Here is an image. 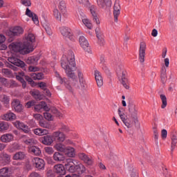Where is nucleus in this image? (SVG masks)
Returning a JSON list of instances; mask_svg holds the SVG:
<instances>
[{"label":"nucleus","mask_w":177,"mask_h":177,"mask_svg":"<svg viewBox=\"0 0 177 177\" xmlns=\"http://www.w3.org/2000/svg\"><path fill=\"white\" fill-rule=\"evenodd\" d=\"M61 66L66 74L68 78L73 82V86L78 84V77L75 74L77 71V64H75V55L74 52L68 51L65 55H63L61 59Z\"/></svg>","instance_id":"f257e3e1"},{"label":"nucleus","mask_w":177,"mask_h":177,"mask_svg":"<svg viewBox=\"0 0 177 177\" xmlns=\"http://www.w3.org/2000/svg\"><path fill=\"white\" fill-rule=\"evenodd\" d=\"M8 48L12 52H19L21 55H28V53H31L34 50L32 45L19 42L11 43Z\"/></svg>","instance_id":"f03ea898"},{"label":"nucleus","mask_w":177,"mask_h":177,"mask_svg":"<svg viewBox=\"0 0 177 177\" xmlns=\"http://www.w3.org/2000/svg\"><path fill=\"white\" fill-rule=\"evenodd\" d=\"M129 111L131 118L134 120L135 124H138V127H140V124H139V120H138V107H136V105L133 102L129 104Z\"/></svg>","instance_id":"7ed1b4c3"},{"label":"nucleus","mask_w":177,"mask_h":177,"mask_svg":"<svg viewBox=\"0 0 177 177\" xmlns=\"http://www.w3.org/2000/svg\"><path fill=\"white\" fill-rule=\"evenodd\" d=\"M55 77L57 78V81L59 84L62 85H64L66 89H68L70 92H73V87H71V85H70V82L66 77H62L59 72H55Z\"/></svg>","instance_id":"20e7f679"},{"label":"nucleus","mask_w":177,"mask_h":177,"mask_svg":"<svg viewBox=\"0 0 177 177\" xmlns=\"http://www.w3.org/2000/svg\"><path fill=\"white\" fill-rule=\"evenodd\" d=\"M79 42L80 46L87 53H92V50H91V46H89V43L85 37L80 36L79 38Z\"/></svg>","instance_id":"39448f33"},{"label":"nucleus","mask_w":177,"mask_h":177,"mask_svg":"<svg viewBox=\"0 0 177 177\" xmlns=\"http://www.w3.org/2000/svg\"><path fill=\"white\" fill-rule=\"evenodd\" d=\"M146 49H147L146 42L141 41L140 43V48H139V60L140 63H145V57H146Z\"/></svg>","instance_id":"423d86ee"},{"label":"nucleus","mask_w":177,"mask_h":177,"mask_svg":"<svg viewBox=\"0 0 177 177\" xmlns=\"http://www.w3.org/2000/svg\"><path fill=\"white\" fill-rule=\"evenodd\" d=\"M121 14V5L120 1L116 0L113 6V17L115 23L118 22V16Z\"/></svg>","instance_id":"0eeeda50"},{"label":"nucleus","mask_w":177,"mask_h":177,"mask_svg":"<svg viewBox=\"0 0 177 177\" xmlns=\"http://www.w3.org/2000/svg\"><path fill=\"white\" fill-rule=\"evenodd\" d=\"M32 162L33 167H35L39 170L45 169V160L42 158H34L32 159Z\"/></svg>","instance_id":"6e6552de"},{"label":"nucleus","mask_w":177,"mask_h":177,"mask_svg":"<svg viewBox=\"0 0 177 177\" xmlns=\"http://www.w3.org/2000/svg\"><path fill=\"white\" fill-rule=\"evenodd\" d=\"M118 114L120 115V120H122V122L124 124L127 128H132V122H131V120L128 118V117L125 115V113L121 112L120 109H118Z\"/></svg>","instance_id":"1a4fd4ad"},{"label":"nucleus","mask_w":177,"mask_h":177,"mask_svg":"<svg viewBox=\"0 0 177 177\" xmlns=\"http://www.w3.org/2000/svg\"><path fill=\"white\" fill-rule=\"evenodd\" d=\"M53 138L56 142L63 143L66 140V134L60 131H57L53 133Z\"/></svg>","instance_id":"9d476101"},{"label":"nucleus","mask_w":177,"mask_h":177,"mask_svg":"<svg viewBox=\"0 0 177 177\" xmlns=\"http://www.w3.org/2000/svg\"><path fill=\"white\" fill-rule=\"evenodd\" d=\"M8 62L9 63H11V64H14V66L21 67V68L26 67V63L16 57H8Z\"/></svg>","instance_id":"9b49d317"},{"label":"nucleus","mask_w":177,"mask_h":177,"mask_svg":"<svg viewBox=\"0 0 177 177\" xmlns=\"http://www.w3.org/2000/svg\"><path fill=\"white\" fill-rule=\"evenodd\" d=\"M23 32H24L23 28L16 26L12 30H9L7 34L10 37V38H12L13 37H17L18 35L23 34Z\"/></svg>","instance_id":"f8f14e48"},{"label":"nucleus","mask_w":177,"mask_h":177,"mask_svg":"<svg viewBox=\"0 0 177 177\" xmlns=\"http://www.w3.org/2000/svg\"><path fill=\"white\" fill-rule=\"evenodd\" d=\"M59 30L63 37L70 39L71 41H74V36L71 35V30L64 26L61 27Z\"/></svg>","instance_id":"ddd939ff"},{"label":"nucleus","mask_w":177,"mask_h":177,"mask_svg":"<svg viewBox=\"0 0 177 177\" xmlns=\"http://www.w3.org/2000/svg\"><path fill=\"white\" fill-rule=\"evenodd\" d=\"M64 167L66 169H68V172L71 174H74V168L75 165H74V159L73 158H68L64 162Z\"/></svg>","instance_id":"4468645a"},{"label":"nucleus","mask_w":177,"mask_h":177,"mask_svg":"<svg viewBox=\"0 0 177 177\" xmlns=\"http://www.w3.org/2000/svg\"><path fill=\"white\" fill-rule=\"evenodd\" d=\"M78 157L80 160L84 161V162H85V164L87 165H92L93 164V160L92 159V157H89L84 153H79Z\"/></svg>","instance_id":"2eb2a0df"},{"label":"nucleus","mask_w":177,"mask_h":177,"mask_svg":"<svg viewBox=\"0 0 177 177\" xmlns=\"http://www.w3.org/2000/svg\"><path fill=\"white\" fill-rule=\"evenodd\" d=\"M94 75L97 86L98 88H102L103 85V77L102 76V73L99 71L95 70L94 71Z\"/></svg>","instance_id":"dca6fc26"},{"label":"nucleus","mask_w":177,"mask_h":177,"mask_svg":"<svg viewBox=\"0 0 177 177\" xmlns=\"http://www.w3.org/2000/svg\"><path fill=\"white\" fill-rule=\"evenodd\" d=\"M14 140H15V136H13V134L10 133L3 134L0 137V140L3 143H10V142H13Z\"/></svg>","instance_id":"f3484780"},{"label":"nucleus","mask_w":177,"mask_h":177,"mask_svg":"<svg viewBox=\"0 0 177 177\" xmlns=\"http://www.w3.org/2000/svg\"><path fill=\"white\" fill-rule=\"evenodd\" d=\"M99 8L102 9H107L111 7V0H96Z\"/></svg>","instance_id":"a211bd4d"},{"label":"nucleus","mask_w":177,"mask_h":177,"mask_svg":"<svg viewBox=\"0 0 177 177\" xmlns=\"http://www.w3.org/2000/svg\"><path fill=\"white\" fill-rule=\"evenodd\" d=\"M86 172V167L82 163L75 165L73 174L76 173L78 175H82V174H85Z\"/></svg>","instance_id":"6ab92c4d"},{"label":"nucleus","mask_w":177,"mask_h":177,"mask_svg":"<svg viewBox=\"0 0 177 177\" xmlns=\"http://www.w3.org/2000/svg\"><path fill=\"white\" fill-rule=\"evenodd\" d=\"M16 114L10 111L1 115V119H3L4 121H13L16 120Z\"/></svg>","instance_id":"aec40b11"},{"label":"nucleus","mask_w":177,"mask_h":177,"mask_svg":"<svg viewBox=\"0 0 177 177\" xmlns=\"http://www.w3.org/2000/svg\"><path fill=\"white\" fill-rule=\"evenodd\" d=\"M12 106L17 113L23 112V105L21 104L20 100H14L12 102Z\"/></svg>","instance_id":"412c9836"},{"label":"nucleus","mask_w":177,"mask_h":177,"mask_svg":"<svg viewBox=\"0 0 177 177\" xmlns=\"http://www.w3.org/2000/svg\"><path fill=\"white\" fill-rule=\"evenodd\" d=\"M97 8L95 6H91L90 7V12L92 15L93 20L99 26L100 24V21L99 20V18L97 17V14H96Z\"/></svg>","instance_id":"4be33fe9"},{"label":"nucleus","mask_w":177,"mask_h":177,"mask_svg":"<svg viewBox=\"0 0 177 177\" xmlns=\"http://www.w3.org/2000/svg\"><path fill=\"white\" fill-rule=\"evenodd\" d=\"M54 172L59 174V175H66V169L62 164L55 165L54 166Z\"/></svg>","instance_id":"5701e85b"},{"label":"nucleus","mask_w":177,"mask_h":177,"mask_svg":"<svg viewBox=\"0 0 177 177\" xmlns=\"http://www.w3.org/2000/svg\"><path fill=\"white\" fill-rule=\"evenodd\" d=\"M41 143L46 146H50L53 143V138L49 135L44 136L41 138Z\"/></svg>","instance_id":"b1692460"},{"label":"nucleus","mask_w":177,"mask_h":177,"mask_svg":"<svg viewBox=\"0 0 177 177\" xmlns=\"http://www.w3.org/2000/svg\"><path fill=\"white\" fill-rule=\"evenodd\" d=\"M26 158V153L23 151H18L12 156L14 161H23Z\"/></svg>","instance_id":"393cba45"},{"label":"nucleus","mask_w":177,"mask_h":177,"mask_svg":"<svg viewBox=\"0 0 177 177\" xmlns=\"http://www.w3.org/2000/svg\"><path fill=\"white\" fill-rule=\"evenodd\" d=\"M53 158L54 161H56V162H62V161H64V160H66L64 155L63 153H60V152H55Z\"/></svg>","instance_id":"a878e982"},{"label":"nucleus","mask_w":177,"mask_h":177,"mask_svg":"<svg viewBox=\"0 0 177 177\" xmlns=\"http://www.w3.org/2000/svg\"><path fill=\"white\" fill-rule=\"evenodd\" d=\"M26 41L24 42V44H26L27 45H31L32 48H34V46H32V44L35 42V35L32 33H29L28 36L26 37Z\"/></svg>","instance_id":"bb28decb"},{"label":"nucleus","mask_w":177,"mask_h":177,"mask_svg":"<svg viewBox=\"0 0 177 177\" xmlns=\"http://www.w3.org/2000/svg\"><path fill=\"white\" fill-rule=\"evenodd\" d=\"M33 132L35 135H37L38 136H44V135H48V133H49V131L48 129L41 128L35 129Z\"/></svg>","instance_id":"cd10ccee"},{"label":"nucleus","mask_w":177,"mask_h":177,"mask_svg":"<svg viewBox=\"0 0 177 177\" xmlns=\"http://www.w3.org/2000/svg\"><path fill=\"white\" fill-rule=\"evenodd\" d=\"M171 151L173 152L174 150H175L176 147V144H177V136L176 134L172 133L171 134Z\"/></svg>","instance_id":"c85d7f7f"},{"label":"nucleus","mask_w":177,"mask_h":177,"mask_svg":"<svg viewBox=\"0 0 177 177\" xmlns=\"http://www.w3.org/2000/svg\"><path fill=\"white\" fill-rule=\"evenodd\" d=\"M95 32H96V36L97 38L98 39V44L99 45H100V46H104V39H103V37H102V35H100V30L99 29V28H97L95 29Z\"/></svg>","instance_id":"c756f323"},{"label":"nucleus","mask_w":177,"mask_h":177,"mask_svg":"<svg viewBox=\"0 0 177 177\" xmlns=\"http://www.w3.org/2000/svg\"><path fill=\"white\" fill-rule=\"evenodd\" d=\"M64 154L68 157H75V149L71 147H66Z\"/></svg>","instance_id":"7c9ffc66"},{"label":"nucleus","mask_w":177,"mask_h":177,"mask_svg":"<svg viewBox=\"0 0 177 177\" xmlns=\"http://www.w3.org/2000/svg\"><path fill=\"white\" fill-rule=\"evenodd\" d=\"M122 84L125 89H129V84L128 83V78L125 76V73L122 71Z\"/></svg>","instance_id":"2f4dec72"},{"label":"nucleus","mask_w":177,"mask_h":177,"mask_svg":"<svg viewBox=\"0 0 177 177\" xmlns=\"http://www.w3.org/2000/svg\"><path fill=\"white\" fill-rule=\"evenodd\" d=\"M0 102H1L6 107H8L10 102V98L6 95H0Z\"/></svg>","instance_id":"473e14b6"},{"label":"nucleus","mask_w":177,"mask_h":177,"mask_svg":"<svg viewBox=\"0 0 177 177\" xmlns=\"http://www.w3.org/2000/svg\"><path fill=\"white\" fill-rule=\"evenodd\" d=\"M66 148H67V147H66L64 145H63V144H62V143H57V144L54 146V149H55V150H57V151L58 153H59V152H60V153H65Z\"/></svg>","instance_id":"72a5a7b5"},{"label":"nucleus","mask_w":177,"mask_h":177,"mask_svg":"<svg viewBox=\"0 0 177 177\" xmlns=\"http://www.w3.org/2000/svg\"><path fill=\"white\" fill-rule=\"evenodd\" d=\"M6 41V37L3 35H0V50H6L8 46L3 44V42Z\"/></svg>","instance_id":"f704fd0d"},{"label":"nucleus","mask_w":177,"mask_h":177,"mask_svg":"<svg viewBox=\"0 0 177 177\" xmlns=\"http://www.w3.org/2000/svg\"><path fill=\"white\" fill-rule=\"evenodd\" d=\"M29 151L35 156H41V149L39 147L32 146L29 148Z\"/></svg>","instance_id":"c9c22d12"},{"label":"nucleus","mask_w":177,"mask_h":177,"mask_svg":"<svg viewBox=\"0 0 177 177\" xmlns=\"http://www.w3.org/2000/svg\"><path fill=\"white\" fill-rule=\"evenodd\" d=\"M0 177H10V173H9V168L3 167L0 169Z\"/></svg>","instance_id":"e433bc0d"},{"label":"nucleus","mask_w":177,"mask_h":177,"mask_svg":"<svg viewBox=\"0 0 177 177\" xmlns=\"http://www.w3.org/2000/svg\"><path fill=\"white\" fill-rule=\"evenodd\" d=\"M1 158L2 159L3 161H4L5 164H10V158H11L10 155L5 152H3L1 154Z\"/></svg>","instance_id":"4c0bfd02"},{"label":"nucleus","mask_w":177,"mask_h":177,"mask_svg":"<svg viewBox=\"0 0 177 177\" xmlns=\"http://www.w3.org/2000/svg\"><path fill=\"white\" fill-rule=\"evenodd\" d=\"M30 77L32 78V80H44V73H30Z\"/></svg>","instance_id":"58836bf2"},{"label":"nucleus","mask_w":177,"mask_h":177,"mask_svg":"<svg viewBox=\"0 0 177 177\" xmlns=\"http://www.w3.org/2000/svg\"><path fill=\"white\" fill-rule=\"evenodd\" d=\"M39 124L41 128H45L46 129H50L52 128L50 123L45 120H39Z\"/></svg>","instance_id":"ea45409f"},{"label":"nucleus","mask_w":177,"mask_h":177,"mask_svg":"<svg viewBox=\"0 0 177 177\" xmlns=\"http://www.w3.org/2000/svg\"><path fill=\"white\" fill-rule=\"evenodd\" d=\"M38 57H28L26 59L27 64H37L38 63Z\"/></svg>","instance_id":"a19ab883"},{"label":"nucleus","mask_w":177,"mask_h":177,"mask_svg":"<svg viewBox=\"0 0 177 177\" xmlns=\"http://www.w3.org/2000/svg\"><path fill=\"white\" fill-rule=\"evenodd\" d=\"M9 123L6 122H0V132H5V131H8L9 129Z\"/></svg>","instance_id":"79ce46f5"},{"label":"nucleus","mask_w":177,"mask_h":177,"mask_svg":"<svg viewBox=\"0 0 177 177\" xmlns=\"http://www.w3.org/2000/svg\"><path fill=\"white\" fill-rule=\"evenodd\" d=\"M59 131L61 132H65L67 133L68 132H70V127L67 124H64V123H59Z\"/></svg>","instance_id":"37998d69"},{"label":"nucleus","mask_w":177,"mask_h":177,"mask_svg":"<svg viewBox=\"0 0 177 177\" xmlns=\"http://www.w3.org/2000/svg\"><path fill=\"white\" fill-rule=\"evenodd\" d=\"M160 78L162 84H165L167 82V69H162L160 73Z\"/></svg>","instance_id":"c03bdc74"},{"label":"nucleus","mask_w":177,"mask_h":177,"mask_svg":"<svg viewBox=\"0 0 177 177\" xmlns=\"http://www.w3.org/2000/svg\"><path fill=\"white\" fill-rule=\"evenodd\" d=\"M82 23L88 28V30H92V28H93V25H92L91 21L87 18L83 19Z\"/></svg>","instance_id":"a18cd8bd"},{"label":"nucleus","mask_w":177,"mask_h":177,"mask_svg":"<svg viewBox=\"0 0 177 177\" xmlns=\"http://www.w3.org/2000/svg\"><path fill=\"white\" fill-rule=\"evenodd\" d=\"M53 16L57 21H62V14L59 12V10L55 9L53 10Z\"/></svg>","instance_id":"49530a36"},{"label":"nucleus","mask_w":177,"mask_h":177,"mask_svg":"<svg viewBox=\"0 0 177 177\" xmlns=\"http://www.w3.org/2000/svg\"><path fill=\"white\" fill-rule=\"evenodd\" d=\"M25 145H28V146H32L33 145H37V141L34 138H28L24 140Z\"/></svg>","instance_id":"de8ad7c7"},{"label":"nucleus","mask_w":177,"mask_h":177,"mask_svg":"<svg viewBox=\"0 0 177 177\" xmlns=\"http://www.w3.org/2000/svg\"><path fill=\"white\" fill-rule=\"evenodd\" d=\"M160 99L162 100V105H161V108L162 109H165L167 107V97L165 96V95L164 94H161L160 95Z\"/></svg>","instance_id":"09e8293b"},{"label":"nucleus","mask_w":177,"mask_h":177,"mask_svg":"<svg viewBox=\"0 0 177 177\" xmlns=\"http://www.w3.org/2000/svg\"><path fill=\"white\" fill-rule=\"evenodd\" d=\"M42 26L44 30H46V32L48 34V35H52V29H50L49 25H48L46 23H43Z\"/></svg>","instance_id":"8fccbe9b"},{"label":"nucleus","mask_w":177,"mask_h":177,"mask_svg":"<svg viewBox=\"0 0 177 177\" xmlns=\"http://www.w3.org/2000/svg\"><path fill=\"white\" fill-rule=\"evenodd\" d=\"M129 172L131 177H139V173L133 167H131Z\"/></svg>","instance_id":"3c124183"},{"label":"nucleus","mask_w":177,"mask_h":177,"mask_svg":"<svg viewBox=\"0 0 177 177\" xmlns=\"http://www.w3.org/2000/svg\"><path fill=\"white\" fill-rule=\"evenodd\" d=\"M24 78L32 86H35V82L32 80V77H30L28 75H25Z\"/></svg>","instance_id":"603ef678"},{"label":"nucleus","mask_w":177,"mask_h":177,"mask_svg":"<svg viewBox=\"0 0 177 177\" xmlns=\"http://www.w3.org/2000/svg\"><path fill=\"white\" fill-rule=\"evenodd\" d=\"M32 96L36 99V100H41V94L39 93V91H34L32 93Z\"/></svg>","instance_id":"864d4df0"},{"label":"nucleus","mask_w":177,"mask_h":177,"mask_svg":"<svg viewBox=\"0 0 177 177\" xmlns=\"http://www.w3.org/2000/svg\"><path fill=\"white\" fill-rule=\"evenodd\" d=\"M58 8L61 12H66V2L63 1H60Z\"/></svg>","instance_id":"5fc2aeb1"},{"label":"nucleus","mask_w":177,"mask_h":177,"mask_svg":"<svg viewBox=\"0 0 177 177\" xmlns=\"http://www.w3.org/2000/svg\"><path fill=\"white\" fill-rule=\"evenodd\" d=\"M14 125L15 127H16V128H18V129H23L24 127L26 125L24 124V123L17 120L15 122H14Z\"/></svg>","instance_id":"6e6d98bb"},{"label":"nucleus","mask_w":177,"mask_h":177,"mask_svg":"<svg viewBox=\"0 0 177 177\" xmlns=\"http://www.w3.org/2000/svg\"><path fill=\"white\" fill-rule=\"evenodd\" d=\"M43 104H45V102L41 101V102H39V104L35 105V111H40V110H42Z\"/></svg>","instance_id":"4d7b16f0"},{"label":"nucleus","mask_w":177,"mask_h":177,"mask_svg":"<svg viewBox=\"0 0 177 177\" xmlns=\"http://www.w3.org/2000/svg\"><path fill=\"white\" fill-rule=\"evenodd\" d=\"M45 153H46L48 155H52L53 153H55V151L53 150V148L50 147H44Z\"/></svg>","instance_id":"13d9d810"},{"label":"nucleus","mask_w":177,"mask_h":177,"mask_svg":"<svg viewBox=\"0 0 177 177\" xmlns=\"http://www.w3.org/2000/svg\"><path fill=\"white\" fill-rule=\"evenodd\" d=\"M44 117L48 121H52V120H53V117L52 116V114H50L48 112L44 113Z\"/></svg>","instance_id":"bf43d9fd"},{"label":"nucleus","mask_w":177,"mask_h":177,"mask_svg":"<svg viewBox=\"0 0 177 177\" xmlns=\"http://www.w3.org/2000/svg\"><path fill=\"white\" fill-rule=\"evenodd\" d=\"M35 15V13L32 12V10H30V8H26V15L28 16V17L32 18V16H34Z\"/></svg>","instance_id":"052dcab7"},{"label":"nucleus","mask_w":177,"mask_h":177,"mask_svg":"<svg viewBox=\"0 0 177 177\" xmlns=\"http://www.w3.org/2000/svg\"><path fill=\"white\" fill-rule=\"evenodd\" d=\"M21 3L24 6H31V0H21Z\"/></svg>","instance_id":"680f3d73"},{"label":"nucleus","mask_w":177,"mask_h":177,"mask_svg":"<svg viewBox=\"0 0 177 177\" xmlns=\"http://www.w3.org/2000/svg\"><path fill=\"white\" fill-rule=\"evenodd\" d=\"M1 72L4 75H12V71L8 68H3Z\"/></svg>","instance_id":"e2e57ef3"},{"label":"nucleus","mask_w":177,"mask_h":177,"mask_svg":"<svg viewBox=\"0 0 177 177\" xmlns=\"http://www.w3.org/2000/svg\"><path fill=\"white\" fill-rule=\"evenodd\" d=\"M30 19H32L35 24H39V20L38 19V15H37V14H35Z\"/></svg>","instance_id":"0e129e2a"},{"label":"nucleus","mask_w":177,"mask_h":177,"mask_svg":"<svg viewBox=\"0 0 177 177\" xmlns=\"http://www.w3.org/2000/svg\"><path fill=\"white\" fill-rule=\"evenodd\" d=\"M24 168L26 171H31V169H32V166L30 164V162H26Z\"/></svg>","instance_id":"69168bd1"},{"label":"nucleus","mask_w":177,"mask_h":177,"mask_svg":"<svg viewBox=\"0 0 177 177\" xmlns=\"http://www.w3.org/2000/svg\"><path fill=\"white\" fill-rule=\"evenodd\" d=\"M167 135H168V131H167V130L162 129V130L161 131L162 139H163V140L167 139Z\"/></svg>","instance_id":"338daca9"},{"label":"nucleus","mask_w":177,"mask_h":177,"mask_svg":"<svg viewBox=\"0 0 177 177\" xmlns=\"http://www.w3.org/2000/svg\"><path fill=\"white\" fill-rule=\"evenodd\" d=\"M26 106L27 109H30V107H32V106H35V101H29L26 104Z\"/></svg>","instance_id":"774afa93"}]
</instances>
